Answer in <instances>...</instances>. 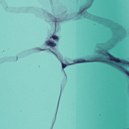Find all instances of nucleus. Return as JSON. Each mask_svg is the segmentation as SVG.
Wrapping results in <instances>:
<instances>
[{"label":"nucleus","instance_id":"f03ea898","mask_svg":"<svg viewBox=\"0 0 129 129\" xmlns=\"http://www.w3.org/2000/svg\"><path fill=\"white\" fill-rule=\"evenodd\" d=\"M105 55H106V56H108V57H109L110 60L111 61H113L114 62H116V63H122V64H124V62H125V61H124L122 59H120L119 58L115 57L114 56H113L112 55H111L109 52H106Z\"/></svg>","mask_w":129,"mask_h":129},{"label":"nucleus","instance_id":"6e6552de","mask_svg":"<svg viewBox=\"0 0 129 129\" xmlns=\"http://www.w3.org/2000/svg\"><path fill=\"white\" fill-rule=\"evenodd\" d=\"M60 100V96L59 97L58 102V105H57V108H58V105H59V100Z\"/></svg>","mask_w":129,"mask_h":129},{"label":"nucleus","instance_id":"1a4fd4ad","mask_svg":"<svg viewBox=\"0 0 129 129\" xmlns=\"http://www.w3.org/2000/svg\"><path fill=\"white\" fill-rule=\"evenodd\" d=\"M127 64H129V62H127Z\"/></svg>","mask_w":129,"mask_h":129},{"label":"nucleus","instance_id":"9d476101","mask_svg":"<svg viewBox=\"0 0 129 129\" xmlns=\"http://www.w3.org/2000/svg\"><path fill=\"white\" fill-rule=\"evenodd\" d=\"M55 114H57V113H55ZM55 116H56V115H55Z\"/></svg>","mask_w":129,"mask_h":129},{"label":"nucleus","instance_id":"0eeeda50","mask_svg":"<svg viewBox=\"0 0 129 129\" xmlns=\"http://www.w3.org/2000/svg\"><path fill=\"white\" fill-rule=\"evenodd\" d=\"M54 24L56 26V23H57V19L56 18H54Z\"/></svg>","mask_w":129,"mask_h":129},{"label":"nucleus","instance_id":"20e7f679","mask_svg":"<svg viewBox=\"0 0 129 129\" xmlns=\"http://www.w3.org/2000/svg\"><path fill=\"white\" fill-rule=\"evenodd\" d=\"M88 7L87 8H84L82 10H80V12L78 13L79 15H82V14H83V12H84V11H85L86 9H88Z\"/></svg>","mask_w":129,"mask_h":129},{"label":"nucleus","instance_id":"7ed1b4c3","mask_svg":"<svg viewBox=\"0 0 129 129\" xmlns=\"http://www.w3.org/2000/svg\"><path fill=\"white\" fill-rule=\"evenodd\" d=\"M45 44L48 45V46H50V47H55L56 46V43H55L54 41H51L50 40L45 41Z\"/></svg>","mask_w":129,"mask_h":129},{"label":"nucleus","instance_id":"39448f33","mask_svg":"<svg viewBox=\"0 0 129 129\" xmlns=\"http://www.w3.org/2000/svg\"><path fill=\"white\" fill-rule=\"evenodd\" d=\"M52 38L53 40H58L59 39V38L56 36H52Z\"/></svg>","mask_w":129,"mask_h":129},{"label":"nucleus","instance_id":"423d86ee","mask_svg":"<svg viewBox=\"0 0 129 129\" xmlns=\"http://www.w3.org/2000/svg\"><path fill=\"white\" fill-rule=\"evenodd\" d=\"M61 64H62V69H64V68H66V66H67V65H66V64L63 63V62H61Z\"/></svg>","mask_w":129,"mask_h":129},{"label":"nucleus","instance_id":"f257e3e1","mask_svg":"<svg viewBox=\"0 0 129 129\" xmlns=\"http://www.w3.org/2000/svg\"><path fill=\"white\" fill-rule=\"evenodd\" d=\"M91 62H102L103 63H105L106 62L105 60H100V58L96 57L95 59H93L92 60L90 59H84L82 58L78 59L77 60H74V63H89Z\"/></svg>","mask_w":129,"mask_h":129}]
</instances>
